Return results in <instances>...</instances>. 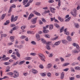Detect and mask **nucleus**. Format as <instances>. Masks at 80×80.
Instances as JSON below:
<instances>
[{
	"instance_id": "29",
	"label": "nucleus",
	"mask_w": 80,
	"mask_h": 80,
	"mask_svg": "<svg viewBox=\"0 0 80 80\" xmlns=\"http://www.w3.org/2000/svg\"><path fill=\"white\" fill-rule=\"evenodd\" d=\"M71 19V17H69L66 20H65V21L66 22H68Z\"/></svg>"
},
{
	"instance_id": "55",
	"label": "nucleus",
	"mask_w": 80,
	"mask_h": 80,
	"mask_svg": "<svg viewBox=\"0 0 80 80\" xmlns=\"http://www.w3.org/2000/svg\"><path fill=\"white\" fill-rule=\"evenodd\" d=\"M18 64V62H16L15 63H14V64L12 65L13 66H15V65H16Z\"/></svg>"
},
{
	"instance_id": "2",
	"label": "nucleus",
	"mask_w": 80,
	"mask_h": 80,
	"mask_svg": "<svg viewBox=\"0 0 80 80\" xmlns=\"http://www.w3.org/2000/svg\"><path fill=\"white\" fill-rule=\"evenodd\" d=\"M18 17L17 16H15L14 18V15H12L11 18V22H16V21H17V19H18Z\"/></svg>"
},
{
	"instance_id": "3",
	"label": "nucleus",
	"mask_w": 80,
	"mask_h": 80,
	"mask_svg": "<svg viewBox=\"0 0 80 80\" xmlns=\"http://www.w3.org/2000/svg\"><path fill=\"white\" fill-rule=\"evenodd\" d=\"M73 12H71L70 13L72 15H73L74 17H77V9L76 8H74L73 10Z\"/></svg>"
},
{
	"instance_id": "38",
	"label": "nucleus",
	"mask_w": 80,
	"mask_h": 80,
	"mask_svg": "<svg viewBox=\"0 0 80 80\" xmlns=\"http://www.w3.org/2000/svg\"><path fill=\"white\" fill-rule=\"evenodd\" d=\"M48 68H51L52 67V64H49L48 65Z\"/></svg>"
},
{
	"instance_id": "53",
	"label": "nucleus",
	"mask_w": 80,
	"mask_h": 80,
	"mask_svg": "<svg viewBox=\"0 0 80 80\" xmlns=\"http://www.w3.org/2000/svg\"><path fill=\"white\" fill-rule=\"evenodd\" d=\"M55 17H54L53 18H51V22L53 21L54 20H55Z\"/></svg>"
},
{
	"instance_id": "56",
	"label": "nucleus",
	"mask_w": 80,
	"mask_h": 80,
	"mask_svg": "<svg viewBox=\"0 0 80 80\" xmlns=\"http://www.w3.org/2000/svg\"><path fill=\"white\" fill-rule=\"evenodd\" d=\"M71 70L72 72H75V70L73 68H71Z\"/></svg>"
},
{
	"instance_id": "11",
	"label": "nucleus",
	"mask_w": 80,
	"mask_h": 80,
	"mask_svg": "<svg viewBox=\"0 0 80 80\" xmlns=\"http://www.w3.org/2000/svg\"><path fill=\"white\" fill-rule=\"evenodd\" d=\"M58 2V6H57V8H58V9H60V7L61 5V1H60V0H59Z\"/></svg>"
},
{
	"instance_id": "40",
	"label": "nucleus",
	"mask_w": 80,
	"mask_h": 80,
	"mask_svg": "<svg viewBox=\"0 0 80 80\" xmlns=\"http://www.w3.org/2000/svg\"><path fill=\"white\" fill-rule=\"evenodd\" d=\"M49 3H53V2H54V1L53 0H49L48 1Z\"/></svg>"
},
{
	"instance_id": "18",
	"label": "nucleus",
	"mask_w": 80,
	"mask_h": 80,
	"mask_svg": "<svg viewBox=\"0 0 80 80\" xmlns=\"http://www.w3.org/2000/svg\"><path fill=\"white\" fill-rule=\"evenodd\" d=\"M41 75L42 77H45L47 75V73L46 72L41 73Z\"/></svg>"
},
{
	"instance_id": "31",
	"label": "nucleus",
	"mask_w": 80,
	"mask_h": 80,
	"mask_svg": "<svg viewBox=\"0 0 80 80\" xmlns=\"http://www.w3.org/2000/svg\"><path fill=\"white\" fill-rule=\"evenodd\" d=\"M75 27H76V28H79V27H80V26H79V25H78V24H75Z\"/></svg>"
},
{
	"instance_id": "13",
	"label": "nucleus",
	"mask_w": 80,
	"mask_h": 80,
	"mask_svg": "<svg viewBox=\"0 0 80 80\" xmlns=\"http://www.w3.org/2000/svg\"><path fill=\"white\" fill-rule=\"evenodd\" d=\"M61 41H58L57 42H55V44H54V45H56V46H57V45H58L59 44H60V43H61Z\"/></svg>"
},
{
	"instance_id": "39",
	"label": "nucleus",
	"mask_w": 80,
	"mask_h": 80,
	"mask_svg": "<svg viewBox=\"0 0 80 80\" xmlns=\"http://www.w3.org/2000/svg\"><path fill=\"white\" fill-rule=\"evenodd\" d=\"M49 28L50 30H52V29H53V25H50Z\"/></svg>"
},
{
	"instance_id": "20",
	"label": "nucleus",
	"mask_w": 80,
	"mask_h": 80,
	"mask_svg": "<svg viewBox=\"0 0 80 80\" xmlns=\"http://www.w3.org/2000/svg\"><path fill=\"white\" fill-rule=\"evenodd\" d=\"M28 0H23V5H25L28 2Z\"/></svg>"
},
{
	"instance_id": "58",
	"label": "nucleus",
	"mask_w": 80,
	"mask_h": 80,
	"mask_svg": "<svg viewBox=\"0 0 80 80\" xmlns=\"http://www.w3.org/2000/svg\"><path fill=\"white\" fill-rule=\"evenodd\" d=\"M3 79H5V78H8V77L7 76H5L3 77V78H2Z\"/></svg>"
},
{
	"instance_id": "7",
	"label": "nucleus",
	"mask_w": 80,
	"mask_h": 80,
	"mask_svg": "<svg viewBox=\"0 0 80 80\" xmlns=\"http://www.w3.org/2000/svg\"><path fill=\"white\" fill-rule=\"evenodd\" d=\"M37 18H38L36 17L31 20V22L32 24H35V23H36Z\"/></svg>"
},
{
	"instance_id": "19",
	"label": "nucleus",
	"mask_w": 80,
	"mask_h": 80,
	"mask_svg": "<svg viewBox=\"0 0 80 80\" xmlns=\"http://www.w3.org/2000/svg\"><path fill=\"white\" fill-rule=\"evenodd\" d=\"M80 51V49H79V48L78 49V50H75L74 51H73V53H78V52H79Z\"/></svg>"
},
{
	"instance_id": "64",
	"label": "nucleus",
	"mask_w": 80,
	"mask_h": 80,
	"mask_svg": "<svg viewBox=\"0 0 80 80\" xmlns=\"http://www.w3.org/2000/svg\"><path fill=\"white\" fill-rule=\"evenodd\" d=\"M13 59H14V60H17V58L16 57V56H15L13 58Z\"/></svg>"
},
{
	"instance_id": "1",
	"label": "nucleus",
	"mask_w": 80,
	"mask_h": 80,
	"mask_svg": "<svg viewBox=\"0 0 80 80\" xmlns=\"http://www.w3.org/2000/svg\"><path fill=\"white\" fill-rule=\"evenodd\" d=\"M38 55L42 61H43V62H45V60L44 59L45 58V56L43 55V54L39 53L38 54Z\"/></svg>"
},
{
	"instance_id": "23",
	"label": "nucleus",
	"mask_w": 80,
	"mask_h": 80,
	"mask_svg": "<svg viewBox=\"0 0 80 80\" xmlns=\"http://www.w3.org/2000/svg\"><path fill=\"white\" fill-rule=\"evenodd\" d=\"M36 37L39 40H40V36H39V35L38 34H37L36 35Z\"/></svg>"
},
{
	"instance_id": "47",
	"label": "nucleus",
	"mask_w": 80,
	"mask_h": 80,
	"mask_svg": "<svg viewBox=\"0 0 80 80\" xmlns=\"http://www.w3.org/2000/svg\"><path fill=\"white\" fill-rule=\"evenodd\" d=\"M17 29H18V28L17 27H15L13 28L12 30H17Z\"/></svg>"
},
{
	"instance_id": "63",
	"label": "nucleus",
	"mask_w": 80,
	"mask_h": 80,
	"mask_svg": "<svg viewBox=\"0 0 80 80\" xmlns=\"http://www.w3.org/2000/svg\"><path fill=\"white\" fill-rule=\"evenodd\" d=\"M70 56H71V54H68V55L66 56V57H70Z\"/></svg>"
},
{
	"instance_id": "12",
	"label": "nucleus",
	"mask_w": 80,
	"mask_h": 80,
	"mask_svg": "<svg viewBox=\"0 0 80 80\" xmlns=\"http://www.w3.org/2000/svg\"><path fill=\"white\" fill-rule=\"evenodd\" d=\"M34 16V15L33 14H32V13L31 14L29 15V16L28 17V20H30V19H31V18H32V17H33Z\"/></svg>"
},
{
	"instance_id": "10",
	"label": "nucleus",
	"mask_w": 80,
	"mask_h": 80,
	"mask_svg": "<svg viewBox=\"0 0 80 80\" xmlns=\"http://www.w3.org/2000/svg\"><path fill=\"white\" fill-rule=\"evenodd\" d=\"M72 45H73L74 47H76L77 49H79V48H80V47H79V46L78 45V44H76L74 43L72 44Z\"/></svg>"
},
{
	"instance_id": "46",
	"label": "nucleus",
	"mask_w": 80,
	"mask_h": 80,
	"mask_svg": "<svg viewBox=\"0 0 80 80\" xmlns=\"http://www.w3.org/2000/svg\"><path fill=\"white\" fill-rule=\"evenodd\" d=\"M7 75H13V73L9 72L7 73Z\"/></svg>"
},
{
	"instance_id": "59",
	"label": "nucleus",
	"mask_w": 80,
	"mask_h": 80,
	"mask_svg": "<svg viewBox=\"0 0 80 80\" xmlns=\"http://www.w3.org/2000/svg\"><path fill=\"white\" fill-rule=\"evenodd\" d=\"M10 26L11 27H15V25L14 24H11Z\"/></svg>"
},
{
	"instance_id": "28",
	"label": "nucleus",
	"mask_w": 80,
	"mask_h": 80,
	"mask_svg": "<svg viewBox=\"0 0 80 80\" xmlns=\"http://www.w3.org/2000/svg\"><path fill=\"white\" fill-rule=\"evenodd\" d=\"M50 11L49 10H45V11L44 12V13H50Z\"/></svg>"
},
{
	"instance_id": "50",
	"label": "nucleus",
	"mask_w": 80,
	"mask_h": 80,
	"mask_svg": "<svg viewBox=\"0 0 80 80\" xmlns=\"http://www.w3.org/2000/svg\"><path fill=\"white\" fill-rule=\"evenodd\" d=\"M69 70V69L68 68H66L64 69L63 70V71H64L65 72H67L68 70Z\"/></svg>"
},
{
	"instance_id": "45",
	"label": "nucleus",
	"mask_w": 80,
	"mask_h": 80,
	"mask_svg": "<svg viewBox=\"0 0 80 80\" xmlns=\"http://www.w3.org/2000/svg\"><path fill=\"white\" fill-rule=\"evenodd\" d=\"M15 7H16V6L15 5H13L11 6L10 8L12 9L13 8H15Z\"/></svg>"
},
{
	"instance_id": "35",
	"label": "nucleus",
	"mask_w": 80,
	"mask_h": 80,
	"mask_svg": "<svg viewBox=\"0 0 80 80\" xmlns=\"http://www.w3.org/2000/svg\"><path fill=\"white\" fill-rule=\"evenodd\" d=\"M30 3L28 2L27 4L25 5V7H29V6H30Z\"/></svg>"
},
{
	"instance_id": "8",
	"label": "nucleus",
	"mask_w": 80,
	"mask_h": 80,
	"mask_svg": "<svg viewBox=\"0 0 80 80\" xmlns=\"http://www.w3.org/2000/svg\"><path fill=\"white\" fill-rule=\"evenodd\" d=\"M43 33H48V32H49V31L48 30H47V28H45V27H43Z\"/></svg>"
},
{
	"instance_id": "34",
	"label": "nucleus",
	"mask_w": 80,
	"mask_h": 80,
	"mask_svg": "<svg viewBox=\"0 0 80 80\" xmlns=\"http://www.w3.org/2000/svg\"><path fill=\"white\" fill-rule=\"evenodd\" d=\"M55 27H57V28H60V26L58 25L57 24V23L55 24Z\"/></svg>"
},
{
	"instance_id": "4",
	"label": "nucleus",
	"mask_w": 80,
	"mask_h": 80,
	"mask_svg": "<svg viewBox=\"0 0 80 80\" xmlns=\"http://www.w3.org/2000/svg\"><path fill=\"white\" fill-rule=\"evenodd\" d=\"M50 43H51V42H46L47 44H45L47 45L46 48L48 49V50H50V47L49 46V45H50Z\"/></svg>"
},
{
	"instance_id": "6",
	"label": "nucleus",
	"mask_w": 80,
	"mask_h": 80,
	"mask_svg": "<svg viewBox=\"0 0 80 80\" xmlns=\"http://www.w3.org/2000/svg\"><path fill=\"white\" fill-rule=\"evenodd\" d=\"M49 8L50 10L52 13H55V10H56L55 8H53L52 7H50Z\"/></svg>"
},
{
	"instance_id": "61",
	"label": "nucleus",
	"mask_w": 80,
	"mask_h": 80,
	"mask_svg": "<svg viewBox=\"0 0 80 80\" xmlns=\"http://www.w3.org/2000/svg\"><path fill=\"white\" fill-rule=\"evenodd\" d=\"M35 27V25H31L30 26V27L32 28H34Z\"/></svg>"
},
{
	"instance_id": "33",
	"label": "nucleus",
	"mask_w": 80,
	"mask_h": 80,
	"mask_svg": "<svg viewBox=\"0 0 80 80\" xmlns=\"http://www.w3.org/2000/svg\"><path fill=\"white\" fill-rule=\"evenodd\" d=\"M45 37H46V38H50V36L49 35L46 34L44 35Z\"/></svg>"
},
{
	"instance_id": "37",
	"label": "nucleus",
	"mask_w": 80,
	"mask_h": 80,
	"mask_svg": "<svg viewBox=\"0 0 80 80\" xmlns=\"http://www.w3.org/2000/svg\"><path fill=\"white\" fill-rule=\"evenodd\" d=\"M4 65H9L10 64V62H5L4 63Z\"/></svg>"
},
{
	"instance_id": "14",
	"label": "nucleus",
	"mask_w": 80,
	"mask_h": 80,
	"mask_svg": "<svg viewBox=\"0 0 80 80\" xmlns=\"http://www.w3.org/2000/svg\"><path fill=\"white\" fill-rule=\"evenodd\" d=\"M58 18L62 22H63V20H64V19L63 18H61L60 16L58 17Z\"/></svg>"
},
{
	"instance_id": "32",
	"label": "nucleus",
	"mask_w": 80,
	"mask_h": 80,
	"mask_svg": "<svg viewBox=\"0 0 80 80\" xmlns=\"http://www.w3.org/2000/svg\"><path fill=\"white\" fill-rule=\"evenodd\" d=\"M6 15V14H4L2 15L1 17V19H3L5 18V17Z\"/></svg>"
},
{
	"instance_id": "21",
	"label": "nucleus",
	"mask_w": 80,
	"mask_h": 80,
	"mask_svg": "<svg viewBox=\"0 0 80 80\" xmlns=\"http://www.w3.org/2000/svg\"><path fill=\"white\" fill-rule=\"evenodd\" d=\"M32 73H34V74L37 73L38 72L37 71L33 69H32Z\"/></svg>"
},
{
	"instance_id": "62",
	"label": "nucleus",
	"mask_w": 80,
	"mask_h": 80,
	"mask_svg": "<svg viewBox=\"0 0 80 80\" xmlns=\"http://www.w3.org/2000/svg\"><path fill=\"white\" fill-rule=\"evenodd\" d=\"M54 22L56 23H59V22L56 19H54Z\"/></svg>"
},
{
	"instance_id": "9",
	"label": "nucleus",
	"mask_w": 80,
	"mask_h": 80,
	"mask_svg": "<svg viewBox=\"0 0 80 80\" xmlns=\"http://www.w3.org/2000/svg\"><path fill=\"white\" fill-rule=\"evenodd\" d=\"M65 75V72H62L61 74L60 78L61 79H63L64 78V76Z\"/></svg>"
},
{
	"instance_id": "5",
	"label": "nucleus",
	"mask_w": 80,
	"mask_h": 80,
	"mask_svg": "<svg viewBox=\"0 0 80 80\" xmlns=\"http://www.w3.org/2000/svg\"><path fill=\"white\" fill-rule=\"evenodd\" d=\"M14 75L13 76L14 78H17L18 77V72L17 71H14Z\"/></svg>"
},
{
	"instance_id": "57",
	"label": "nucleus",
	"mask_w": 80,
	"mask_h": 80,
	"mask_svg": "<svg viewBox=\"0 0 80 80\" xmlns=\"http://www.w3.org/2000/svg\"><path fill=\"white\" fill-rule=\"evenodd\" d=\"M42 20L43 22H46V20L45 19L43 18H42Z\"/></svg>"
},
{
	"instance_id": "43",
	"label": "nucleus",
	"mask_w": 80,
	"mask_h": 80,
	"mask_svg": "<svg viewBox=\"0 0 80 80\" xmlns=\"http://www.w3.org/2000/svg\"><path fill=\"white\" fill-rule=\"evenodd\" d=\"M10 38L11 39V40L12 42H13L14 41V40H13V39H14V37L13 36H11V37Z\"/></svg>"
},
{
	"instance_id": "24",
	"label": "nucleus",
	"mask_w": 80,
	"mask_h": 80,
	"mask_svg": "<svg viewBox=\"0 0 80 80\" xmlns=\"http://www.w3.org/2000/svg\"><path fill=\"white\" fill-rule=\"evenodd\" d=\"M42 42L43 43H44V44H47V42H46L44 39H42Z\"/></svg>"
},
{
	"instance_id": "30",
	"label": "nucleus",
	"mask_w": 80,
	"mask_h": 80,
	"mask_svg": "<svg viewBox=\"0 0 80 80\" xmlns=\"http://www.w3.org/2000/svg\"><path fill=\"white\" fill-rule=\"evenodd\" d=\"M25 61H21L19 63V65H22V64H23L24 63H25Z\"/></svg>"
},
{
	"instance_id": "42",
	"label": "nucleus",
	"mask_w": 80,
	"mask_h": 80,
	"mask_svg": "<svg viewBox=\"0 0 80 80\" xmlns=\"http://www.w3.org/2000/svg\"><path fill=\"white\" fill-rule=\"evenodd\" d=\"M31 43L32 44V45H36V42L34 41L31 42Z\"/></svg>"
},
{
	"instance_id": "52",
	"label": "nucleus",
	"mask_w": 80,
	"mask_h": 80,
	"mask_svg": "<svg viewBox=\"0 0 80 80\" xmlns=\"http://www.w3.org/2000/svg\"><path fill=\"white\" fill-rule=\"evenodd\" d=\"M25 26H23L21 27V28L22 30H24L25 28Z\"/></svg>"
},
{
	"instance_id": "15",
	"label": "nucleus",
	"mask_w": 80,
	"mask_h": 80,
	"mask_svg": "<svg viewBox=\"0 0 80 80\" xmlns=\"http://www.w3.org/2000/svg\"><path fill=\"white\" fill-rule=\"evenodd\" d=\"M25 60H32V57H27L25 58Z\"/></svg>"
},
{
	"instance_id": "36",
	"label": "nucleus",
	"mask_w": 80,
	"mask_h": 80,
	"mask_svg": "<svg viewBox=\"0 0 80 80\" xmlns=\"http://www.w3.org/2000/svg\"><path fill=\"white\" fill-rule=\"evenodd\" d=\"M26 37V36L22 35L21 36V38H22V39H24V38H25Z\"/></svg>"
},
{
	"instance_id": "44",
	"label": "nucleus",
	"mask_w": 80,
	"mask_h": 80,
	"mask_svg": "<svg viewBox=\"0 0 80 80\" xmlns=\"http://www.w3.org/2000/svg\"><path fill=\"white\" fill-rule=\"evenodd\" d=\"M60 59L61 62H64V61H65V59H64L62 57L60 58Z\"/></svg>"
},
{
	"instance_id": "27",
	"label": "nucleus",
	"mask_w": 80,
	"mask_h": 80,
	"mask_svg": "<svg viewBox=\"0 0 80 80\" xmlns=\"http://www.w3.org/2000/svg\"><path fill=\"white\" fill-rule=\"evenodd\" d=\"M31 55H32V56H35V55H37V53H31L30 54Z\"/></svg>"
},
{
	"instance_id": "54",
	"label": "nucleus",
	"mask_w": 80,
	"mask_h": 80,
	"mask_svg": "<svg viewBox=\"0 0 80 80\" xmlns=\"http://www.w3.org/2000/svg\"><path fill=\"white\" fill-rule=\"evenodd\" d=\"M42 8L44 10H48V7H45L43 8Z\"/></svg>"
},
{
	"instance_id": "25",
	"label": "nucleus",
	"mask_w": 80,
	"mask_h": 80,
	"mask_svg": "<svg viewBox=\"0 0 80 80\" xmlns=\"http://www.w3.org/2000/svg\"><path fill=\"white\" fill-rule=\"evenodd\" d=\"M7 35L5 34H2L1 36V38H2V37H7Z\"/></svg>"
},
{
	"instance_id": "49",
	"label": "nucleus",
	"mask_w": 80,
	"mask_h": 80,
	"mask_svg": "<svg viewBox=\"0 0 80 80\" xmlns=\"http://www.w3.org/2000/svg\"><path fill=\"white\" fill-rule=\"evenodd\" d=\"M47 75L48 77H50V76H51V73L50 72H48L47 73Z\"/></svg>"
},
{
	"instance_id": "26",
	"label": "nucleus",
	"mask_w": 80,
	"mask_h": 80,
	"mask_svg": "<svg viewBox=\"0 0 80 80\" xmlns=\"http://www.w3.org/2000/svg\"><path fill=\"white\" fill-rule=\"evenodd\" d=\"M16 55H17V57H18V58H20V54L19 52H16Z\"/></svg>"
},
{
	"instance_id": "17",
	"label": "nucleus",
	"mask_w": 80,
	"mask_h": 80,
	"mask_svg": "<svg viewBox=\"0 0 80 80\" xmlns=\"http://www.w3.org/2000/svg\"><path fill=\"white\" fill-rule=\"evenodd\" d=\"M67 39L68 41H71L72 40V38L71 37L68 36L67 38Z\"/></svg>"
},
{
	"instance_id": "51",
	"label": "nucleus",
	"mask_w": 80,
	"mask_h": 80,
	"mask_svg": "<svg viewBox=\"0 0 80 80\" xmlns=\"http://www.w3.org/2000/svg\"><path fill=\"white\" fill-rule=\"evenodd\" d=\"M28 72L23 73V75L24 76H27L28 75Z\"/></svg>"
},
{
	"instance_id": "22",
	"label": "nucleus",
	"mask_w": 80,
	"mask_h": 80,
	"mask_svg": "<svg viewBox=\"0 0 80 80\" xmlns=\"http://www.w3.org/2000/svg\"><path fill=\"white\" fill-rule=\"evenodd\" d=\"M35 14L36 15H38V16H40V13L39 12H37L36 11L34 12Z\"/></svg>"
},
{
	"instance_id": "16",
	"label": "nucleus",
	"mask_w": 80,
	"mask_h": 80,
	"mask_svg": "<svg viewBox=\"0 0 80 80\" xmlns=\"http://www.w3.org/2000/svg\"><path fill=\"white\" fill-rule=\"evenodd\" d=\"M62 43H64V44H65V45H66V44H67V40H62Z\"/></svg>"
},
{
	"instance_id": "48",
	"label": "nucleus",
	"mask_w": 80,
	"mask_h": 80,
	"mask_svg": "<svg viewBox=\"0 0 80 80\" xmlns=\"http://www.w3.org/2000/svg\"><path fill=\"white\" fill-rule=\"evenodd\" d=\"M70 80H75V78L72 77L69 78Z\"/></svg>"
},
{
	"instance_id": "41",
	"label": "nucleus",
	"mask_w": 80,
	"mask_h": 80,
	"mask_svg": "<svg viewBox=\"0 0 80 80\" xmlns=\"http://www.w3.org/2000/svg\"><path fill=\"white\" fill-rule=\"evenodd\" d=\"M75 70H80V67H77L75 68Z\"/></svg>"
},
{
	"instance_id": "60",
	"label": "nucleus",
	"mask_w": 80,
	"mask_h": 80,
	"mask_svg": "<svg viewBox=\"0 0 80 80\" xmlns=\"http://www.w3.org/2000/svg\"><path fill=\"white\" fill-rule=\"evenodd\" d=\"M76 78H80V75H78L76 76Z\"/></svg>"
}]
</instances>
